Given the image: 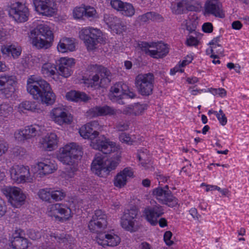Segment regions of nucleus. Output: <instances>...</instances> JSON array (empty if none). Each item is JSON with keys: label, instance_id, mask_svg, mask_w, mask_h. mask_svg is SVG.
Returning a JSON list of instances; mask_svg holds the SVG:
<instances>
[{"label": "nucleus", "instance_id": "nucleus-19", "mask_svg": "<svg viewBox=\"0 0 249 249\" xmlns=\"http://www.w3.org/2000/svg\"><path fill=\"white\" fill-rule=\"evenodd\" d=\"M98 245L103 247H115L117 246L121 241L120 237L112 232H103L98 233L95 237Z\"/></svg>", "mask_w": 249, "mask_h": 249}, {"label": "nucleus", "instance_id": "nucleus-17", "mask_svg": "<svg viewBox=\"0 0 249 249\" xmlns=\"http://www.w3.org/2000/svg\"><path fill=\"white\" fill-rule=\"evenodd\" d=\"M50 116L53 121L59 125L69 124L72 121V117L63 106L53 108L50 112Z\"/></svg>", "mask_w": 249, "mask_h": 249}, {"label": "nucleus", "instance_id": "nucleus-4", "mask_svg": "<svg viewBox=\"0 0 249 249\" xmlns=\"http://www.w3.org/2000/svg\"><path fill=\"white\" fill-rule=\"evenodd\" d=\"M155 77L152 73H141L135 79V85L138 92L143 96H148L153 93Z\"/></svg>", "mask_w": 249, "mask_h": 249}, {"label": "nucleus", "instance_id": "nucleus-13", "mask_svg": "<svg viewBox=\"0 0 249 249\" xmlns=\"http://www.w3.org/2000/svg\"><path fill=\"white\" fill-rule=\"evenodd\" d=\"M90 140L91 146L94 149L102 151L104 154H110L116 149L115 143L104 135L97 136L95 139Z\"/></svg>", "mask_w": 249, "mask_h": 249}, {"label": "nucleus", "instance_id": "nucleus-2", "mask_svg": "<svg viewBox=\"0 0 249 249\" xmlns=\"http://www.w3.org/2000/svg\"><path fill=\"white\" fill-rule=\"evenodd\" d=\"M32 43L38 49L49 48L53 40L50 28L43 21H38L36 26L31 31Z\"/></svg>", "mask_w": 249, "mask_h": 249}, {"label": "nucleus", "instance_id": "nucleus-5", "mask_svg": "<svg viewBox=\"0 0 249 249\" xmlns=\"http://www.w3.org/2000/svg\"><path fill=\"white\" fill-rule=\"evenodd\" d=\"M101 31L97 28L88 27L82 29L80 36L88 50H93L98 43L103 41Z\"/></svg>", "mask_w": 249, "mask_h": 249}, {"label": "nucleus", "instance_id": "nucleus-64", "mask_svg": "<svg viewBox=\"0 0 249 249\" xmlns=\"http://www.w3.org/2000/svg\"><path fill=\"white\" fill-rule=\"evenodd\" d=\"M139 249H153L151 245L146 242H142L139 245Z\"/></svg>", "mask_w": 249, "mask_h": 249}, {"label": "nucleus", "instance_id": "nucleus-21", "mask_svg": "<svg viewBox=\"0 0 249 249\" xmlns=\"http://www.w3.org/2000/svg\"><path fill=\"white\" fill-rule=\"evenodd\" d=\"M23 231L16 230L10 238L11 246L13 249H27L29 247L28 240L23 236Z\"/></svg>", "mask_w": 249, "mask_h": 249}, {"label": "nucleus", "instance_id": "nucleus-41", "mask_svg": "<svg viewBox=\"0 0 249 249\" xmlns=\"http://www.w3.org/2000/svg\"><path fill=\"white\" fill-rule=\"evenodd\" d=\"M52 188H46L40 189L37 193L39 197L43 201L51 202Z\"/></svg>", "mask_w": 249, "mask_h": 249}, {"label": "nucleus", "instance_id": "nucleus-12", "mask_svg": "<svg viewBox=\"0 0 249 249\" xmlns=\"http://www.w3.org/2000/svg\"><path fill=\"white\" fill-rule=\"evenodd\" d=\"M8 14L17 22H23L28 20L29 12L25 5L17 2L11 4Z\"/></svg>", "mask_w": 249, "mask_h": 249}, {"label": "nucleus", "instance_id": "nucleus-16", "mask_svg": "<svg viewBox=\"0 0 249 249\" xmlns=\"http://www.w3.org/2000/svg\"><path fill=\"white\" fill-rule=\"evenodd\" d=\"M104 20L108 27L117 34L125 32L127 29L125 22L113 15L105 14Z\"/></svg>", "mask_w": 249, "mask_h": 249}, {"label": "nucleus", "instance_id": "nucleus-18", "mask_svg": "<svg viewBox=\"0 0 249 249\" xmlns=\"http://www.w3.org/2000/svg\"><path fill=\"white\" fill-rule=\"evenodd\" d=\"M203 14L205 16L213 15L219 18L225 17L222 4L218 0H207L204 6Z\"/></svg>", "mask_w": 249, "mask_h": 249}, {"label": "nucleus", "instance_id": "nucleus-26", "mask_svg": "<svg viewBox=\"0 0 249 249\" xmlns=\"http://www.w3.org/2000/svg\"><path fill=\"white\" fill-rule=\"evenodd\" d=\"M87 113L90 117L94 118L107 115H114L117 114V110L113 107L105 105L92 107L89 110Z\"/></svg>", "mask_w": 249, "mask_h": 249}, {"label": "nucleus", "instance_id": "nucleus-31", "mask_svg": "<svg viewBox=\"0 0 249 249\" xmlns=\"http://www.w3.org/2000/svg\"><path fill=\"white\" fill-rule=\"evenodd\" d=\"M153 48L155 50H151V57L154 58H163L169 53V48L166 44L163 43H155Z\"/></svg>", "mask_w": 249, "mask_h": 249}, {"label": "nucleus", "instance_id": "nucleus-62", "mask_svg": "<svg viewBox=\"0 0 249 249\" xmlns=\"http://www.w3.org/2000/svg\"><path fill=\"white\" fill-rule=\"evenodd\" d=\"M128 127V125L124 122H120L116 125V129L120 131H123L127 130Z\"/></svg>", "mask_w": 249, "mask_h": 249}, {"label": "nucleus", "instance_id": "nucleus-14", "mask_svg": "<svg viewBox=\"0 0 249 249\" xmlns=\"http://www.w3.org/2000/svg\"><path fill=\"white\" fill-rule=\"evenodd\" d=\"M153 194L160 202L170 207H175L178 203V199L173 196L170 190L158 187L153 190Z\"/></svg>", "mask_w": 249, "mask_h": 249}, {"label": "nucleus", "instance_id": "nucleus-24", "mask_svg": "<svg viewBox=\"0 0 249 249\" xmlns=\"http://www.w3.org/2000/svg\"><path fill=\"white\" fill-rule=\"evenodd\" d=\"M89 71L98 73L100 78V83L102 86L108 85L112 79V74L110 71L107 68L97 64L90 65L88 67Z\"/></svg>", "mask_w": 249, "mask_h": 249}, {"label": "nucleus", "instance_id": "nucleus-3", "mask_svg": "<svg viewBox=\"0 0 249 249\" xmlns=\"http://www.w3.org/2000/svg\"><path fill=\"white\" fill-rule=\"evenodd\" d=\"M139 209L132 206L129 209L125 210L121 218V225L125 231L130 232L138 231L141 224L138 219Z\"/></svg>", "mask_w": 249, "mask_h": 249}, {"label": "nucleus", "instance_id": "nucleus-54", "mask_svg": "<svg viewBox=\"0 0 249 249\" xmlns=\"http://www.w3.org/2000/svg\"><path fill=\"white\" fill-rule=\"evenodd\" d=\"M209 91L213 95H218L221 97H224L226 95V91L223 88H211L209 89Z\"/></svg>", "mask_w": 249, "mask_h": 249}, {"label": "nucleus", "instance_id": "nucleus-34", "mask_svg": "<svg viewBox=\"0 0 249 249\" xmlns=\"http://www.w3.org/2000/svg\"><path fill=\"white\" fill-rule=\"evenodd\" d=\"M145 109V105L139 103L129 105L123 110V114L126 115L137 116L141 114Z\"/></svg>", "mask_w": 249, "mask_h": 249}, {"label": "nucleus", "instance_id": "nucleus-20", "mask_svg": "<svg viewBox=\"0 0 249 249\" xmlns=\"http://www.w3.org/2000/svg\"><path fill=\"white\" fill-rule=\"evenodd\" d=\"M36 10L45 16H52L55 12L54 2L52 0H34Z\"/></svg>", "mask_w": 249, "mask_h": 249}, {"label": "nucleus", "instance_id": "nucleus-52", "mask_svg": "<svg viewBox=\"0 0 249 249\" xmlns=\"http://www.w3.org/2000/svg\"><path fill=\"white\" fill-rule=\"evenodd\" d=\"M186 0H182L177 4V9L175 13L177 14H181L186 12Z\"/></svg>", "mask_w": 249, "mask_h": 249}, {"label": "nucleus", "instance_id": "nucleus-40", "mask_svg": "<svg viewBox=\"0 0 249 249\" xmlns=\"http://www.w3.org/2000/svg\"><path fill=\"white\" fill-rule=\"evenodd\" d=\"M85 83L89 84V87L90 86L94 88L105 87V86L101 85L100 83V78L98 73H95V74L92 76L89 75L88 78L85 80Z\"/></svg>", "mask_w": 249, "mask_h": 249}, {"label": "nucleus", "instance_id": "nucleus-9", "mask_svg": "<svg viewBox=\"0 0 249 249\" xmlns=\"http://www.w3.org/2000/svg\"><path fill=\"white\" fill-rule=\"evenodd\" d=\"M45 55L38 54L36 57V61L41 64V74L45 78H51L55 81H59V74L55 64L46 62Z\"/></svg>", "mask_w": 249, "mask_h": 249}, {"label": "nucleus", "instance_id": "nucleus-6", "mask_svg": "<svg viewBox=\"0 0 249 249\" xmlns=\"http://www.w3.org/2000/svg\"><path fill=\"white\" fill-rule=\"evenodd\" d=\"M81 153L80 147L76 143L71 142L60 148L57 157L63 164L70 165L81 155Z\"/></svg>", "mask_w": 249, "mask_h": 249}, {"label": "nucleus", "instance_id": "nucleus-44", "mask_svg": "<svg viewBox=\"0 0 249 249\" xmlns=\"http://www.w3.org/2000/svg\"><path fill=\"white\" fill-rule=\"evenodd\" d=\"M186 12L200 11L201 5L199 3L196 2L193 0H186Z\"/></svg>", "mask_w": 249, "mask_h": 249}, {"label": "nucleus", "instance_id": "nucleus-60", "mask_svg": "<svg viewBox=\"0 0 249 249\" xmlns=\"http://www.w3.org/2000/svg\"><path fill=\"white\" fill-rule=\"evenodd\" d=\"M8 148V144L4 140H0V156L4 154Z\"/></svg>", "mask_w": 249, "mask_h": 249}, {"label": "nucleus", "instance_id": "nucleus-23", "mask_svg": "<svg viewBox=\"0 0 249 249\" xmlns=\"http://www.w3.org/2000/svg\"><path fill=\"white\" fill-rule=\"evenodd\" d=\"M50 209L49 214L51 216L59 218L60 217L58 214H60L62 220H67L71 217V210L65 204L56 203L52 205Z\"/></svg>", "mask_w": 249, "mask_h": 249}, {"label": "nucleus", "instance_id": "nucleus-42", "mask_svg": "<svg viewBox=\"0 0 249 249\" xmlns=\"http://www.w3.org/2000/svg\"><path fill=\"white\" fill-rule=\"evenodd\" d=\"M13 107L8 103H3L0 105V116L7 117L12 113Z\"/></svg>", "mask_w": 249, "mask_h": 249}, {"label": "nucleus", "instance_id": "nucleus-50", "mask_svg": "<svg viewBox=\"0 0 249 249\" xmlns=\"http://www.w3.org/2000/svg\"><path fill=\"white\" fill-rule=\"evenodd\" d=\"M25 134L24 133V129H19L17 130L14 133V137L16 140L18 141V142H24L25 140H27V138L25 135Z\"/></svg>", "mask_w": 249, "mask_h": 249}, {"label": "nucleus", "instance_id": "nucleus-10", "mask_svg": "<svg viewBox=\"0 0 249 249\" xmlns=\"http://www.w3.org/2000/svg\"><path fill=\"white\" fill-rule=\"evenodd\" d=\"M10 172L11 178L18 183L32 182L33 181L28 166L15 165L11 168Z\"/></svg>", "mask_w": 249, "mask_h": 249}, {"label": "nucleus", "instance_id": "nucleus-22", "mask_svg": "<svg viewBox=\"0 0 249 249\" xmlns=\"http://www.w3.org/2000/svg\"><path fill=\"white\" fill-rule=\"evenodd\" d=\"M163 211L162 207L157 204L145 208L143 211V215L148 222L155 226L158 224V218L164 213Z\"/></svg>", "mask_w": 249, "mask_h": 249}, {"label": "nucleus", "instance_id": "nucleus-63", "mask_svg": "<svg viewBox=\"0 0 249 249\" xmlns=\"http://www.w3.org/2000/svg\"><path fill=\"white\" fill-rule=\"evenodd\" d=\"M7 207L4 202L0 198V218L2 217L6 212Z\"/></svg>", "mask_w": 249, "mask_h": 249}, {"label": "nucleus", "instance_id": "nucleus-15", "mask_svg": "<svg viewBox=\"0 0 249 249\" xmlns=\"http://www.w3.org/2000/svg\"><path fill=\"white\" fill-rule=\"evenodd\" d=\"M102 129L98 121H92L82 126L79 132L81 137L85 139L92 140L99 136L98 131Z\"/></svg>", "mask_w": 249, "mask_h": 249}, {"label": "nucleus", "instance_id": "nucleus-25", "mask_svg": "<svg viewBox=\"0 0 249 249\" xmlns=\"http://www.w3.org/2000/svg\"><path fill=\"white\" fill-rule=\"evenodd\" d=\"M58 71L60 76L67 78L71 75L72 72V68L75 64L74 59L72 58L62 57L59 60Z\"/></svg>", "mask_w": 249, "mask_h": 249}, {"label": "nucleus", "instance_id": "nucleus-37", "mask_svg": "<svg viewBox=\"0 0 249 249\" xmlns=\"http://www.w3.org/2000/svg\"><path fill=\"white\" fill-rule=\"evenodd\" d=\"M220 36H218L214 38L209 43L210 45H212L211 49V53L212 54L211 57L216 58H218L217 55L214 54L215 53L217 54H222L224 52V50L221 45L218 44L220 41Z\"/></svg>", "mask_w": 249, "mask_h": 249}, {"label": "nucleus", "instance_id": "nucleus-32", "mask_svg": "<svg viewBox=\"0 0 249 249\" xmlns=\"http://www.w3.org/2000/svg\"><path fill=\"white\" fill-rule=\"evenodd\" d=\"M91 170L95 174L102 177L103 172L106 173L104 160L101 156H96L91 165Z\"/></svg>", "mask_w": 249, "mask_h": 249}, {"label": "nucleus", "instance_id": "nucleus-8", "mask_svg": "<svg viewBox=\"0 0 249 249\" xmlns=\"http://www.w3.org/2000/svg\"><path fill=\"white\" fill-rule=\"evenodd\" d=\"M1 192L11 204L16 207L23 204L26 198L21 189L15 186H4Z\"/></svg>", "mask_w": 249, "mask_h": 249}, {"label": "nucleus", "instance_id": "nucleus-53", "mask_svg": "<svg viewBox=\"0 0 249 249\" xmlns=\"http://www.w3.org/2000/svg\"><path fill=\"white\" fill-rule=\"evenodd\" d=\"M120 141L124 143H125L128 144H132L133 142V140L131 138L129 135L126 133H122L119 135Z\"/></svg>", "mask_w": 249, "mask_h": 249}, {"label": "nucleus", "instance_id": "nucleus-47", "mask_svg": "<svg viewBox=\"0 0 249 249\" xmlns=\"http://www.w3.org/2000/svg\"><path fill=\"white\" fill-rule=\"evenodd\" d=\"M24 129L27 140L35 137L38 133L36 127L33 125L27 126Z\"/></svg>", "mask_w": 249, "mask_h": 249}, {"label": "nucleus", "instance_id": "nucleus-49", "mask_svg": "<svg viewBox=\"0 0 249 249\" xmlns=\"http://www.w3.org/2000/svg\"><path fill=\"white\" fill-rule=\"evenodd\" d=\"M85 7H78L73 10V16L74 18L81 19L85 16Z\"/></svg>", "mask_w": 249, "mask_h": 249}, {"label": "nucleus", "instance_id": "nucleus-29", "mask_svg": "<svg viewBox=\"0 0 249 249\" xmlns=\"http://www.w3.org/2000/svg\"><path fill=\"white\" fill-rule=\"evenodd\" d=\"M0 51L4 55L18 59L21 55L22 49L17 44H11L1 46Z\"/></svg>", "mask_w": 249, "mask_h": 249}, {"label": "nucleus", "instance_id": "nucleus-38", "mask_svg": "<svg viewBox=\"0 0 249 249\" xmlns=\"http://www.w3.org/2000/svg\"><path fill=\"white\" fill-rule=\"evenodd\" d=\"M19 111L24 112L25 110L36 111L37 109L36 103L33 101H24L18 105Z\"/></svg>", "mask_w": 249, "mask_h": 249}, {"label": "nucleus", "instance_id": "nucleus-11", "mask_svg": "<svg viewBox=\"0 0 249 249\" xmlns=\"http://www.w3.org/2000/svg\"><path fill=\"white\" fill-rule=\"evenodd\" d=\"M16 77L9 74L0 75V94L6 98L11 97L15 91Z\"/></svg>", "mask_w": 249, "mask_h": 249}, {"label": "nucleus", "instance_id": "nucleus-57", "mask_svg": "<svg viewBox=\"0 0 249 249\" xmlns=\"http://www.w3.org/2000/svg\"><path fill=\"white\" fill-rule=\"evenodd\" d=\"M124 2L120 0H112L110 2L112 7L119 11H121L123 5H124Z\"/></svg>", "mask_w": 249, "mask_h": 249}, {"label": "nucleus", "instance_id": "nucleus-1", "mask_svg": "<svg viewBox=\"0 0 249 249\" xmlns=\"http://www.w3.org/2000/svg\"><path fill=\"white\" fill-rule=\"evenodd\" d=\"M28 92L35 100H40L47 105H53L55 100V95L49 83L43 79L35 80L29 78L27 81Z\"/></svg>", "mask_w": 249, "mask_h": 249}, {"label": "nucleus", "instance_id": "nucleus-33", "mask_svg": "<svg viewBox=\"0 0 249 249\" xmlns=\"http://www.w3.org/2000/svg\"><path fill=\"white\" fill-rule=\"evenodd\" d=\"M38 168L40 173L45 175L53 172L57 169V166L54 161L50 160H45L43 161L38 162Z\"/></svg>", "mask_w": 249, "mask_h": 249}, {"label": "nucleus", "instance_id": "nucleus-56", "mask_svg": "<svg viewBox=\"0 0 249 249\" xmlns=\"http://www.w3.org/2000/svg\"><path fill=\"white\" fill-rule=\"evenodd\" d=\"M28 237L32 240H36L39 239L41 236V234L39 231H36L35 230H30L27 232Z\"/></svg>", "mask_w": 249, "mask_h": 249}, {"label": "nucleus", "instance_id": "nucleus-27", "mask_svg": "<svg viewBox=\"0 0 249 249\" xmlns=\"http://www.w3.org/2000/svg\"><path fill=\"white\" fill-rule=\"evenodd\" d=\"M133 176V172L132 170L128 167L125 168L114 177L113 180L114 186L119 188L124 187L126 184L128 178L132 177Z\"/></svg>", "mask_w": 249, "mask_h": 249}, {"label": "nucleus", "instance_id": "nucleus-55", "mask_svg": "<svg viewBox=\"0 0 249 249\" xmlns=\"http://www.w3.org/2000/svg\"><path fill=\"white\" fill-rule=\"evenodd\" d=\"M198 40L197 38L189 36L186 40L185 44L188 46H196L198 44Z\"/></svg>", "mask_w": 249, "mask_h": 249}, {"label": "nucleus", "instance_id": "nucleus-35", "mask_svg": "<svg viewBox=\"0 0 249 249\" xmlns=\"http://www.w3.org/2000/svg\"><path fill=\"white\" fill-rule=\"evenodd\" d=\"M66 98L68 100L75 102L88 101L90 98L84 92L71 90L66 93Z\"/></svg>", "mask_w": 249, "mask_h": 249}, {"label": "nucleus", "instance_id": "nucleus-39", "mask_svg": "<svg viewBox=\"0 0 249 249\" xmlns=\"http://www.w3.org/2000/svg\"><path fill=\"white\" fill-rule=\"evenodd\" d=\"M138 19L141 22H146L149 20H157L162 19V17L155 12H149L139 16Z\"/></svg>", "mask_w": 249, "mask_h": 249}, {"label": "nucleus", "instance_id": "nucleus-45", "mask_svg": "<svg viewBox=\"0 0 249 249\" xmlns=\"http://www.w3.org/2000/svg\"><path fill=\"white\" fill-rule=\"evenodd\" d=\"M84 17L89 20L98 18V14L94 8L90 6L85 7V12Z\"/></svg>", "mask_w": 249, "mask_h": 249}, {"label": "nucleus", "instance_id": "nucleus-30", "mask_svg": "<svg viewBox=\"0 0 249 249\" xmlns=\"http://www.w3.org/2000/svg\"><path fill=\"white\" fill-rule=\"evenodd\" d=\"M74 41L75 40L73 38L64 37L62 38L57 46L58 51L62 53L75 51Z\"/></svg>", "mask_w": 249, "mask_h": 249}, {"label": "nucleus", "instance_id": "nucleus-58", "mask_svg": "<svg viewBox=\"0 0 249 249\" xmlns=\"http://www.w3.org/2000/svg\"><path fill=\"white\" fill-rule=\"evenodd\" d=\"M216 117L219 121L220 124L222 125H225L227 123V119L225 116V114L224 113L223 111L220 109L218 113V115H216Z\"/></svg>", "mask_w": 249, "mask_h": 249}, {"label": "nucleus", "instance_id": "nucleus-7", "mask_svg": "<svg viewBox=\"0 0 249 249\" xmlns=\"http://www.w3.org/2000/svg\"><path fill=\"white\" fill-rule=\"evenodd\" d=\"M107 216L101 210H96L92 215V219L89 221L88 228L93 233H98L103 232L107 227Z\"/></svg>", "mask_w": 249, "mask_h": 249}, {"label": "nucleus", "instance_id": "nucleus-59", "mask_svg": "<svg viewBox=\"0 0 249 249\" xmlns=\"http://www.w3.org/2000/svg\"><path fill=\"white\" fill-rule=\"evenodd\" d=\"M172 236V233L170 231H166L164 234V240L168 246H171L173 244V242L171 240Z\"/></svg>", "mask_w": 249, "mask_h": 249}, {"label": "nucleus", "instance_id": "nucleus-28", "mask_svg": "<svg viewBox=\"0 0 249 249\" xmlns=\"http://www.w3.org/2000/svg\"><path fill=\"white\" fill-rule=\"evenodd\" d=\"M58 138L54 133H48L40 142L43 148L46 151H51L57 147Z\"/></svg>", "mask_w": 249, "mask_h": 249}, {"label": "nucleus", "instance_id": "nucleus-36", "mask_svg": "<svg viewBox=\"0 0 249 249\" xmlns=\"http://www.w3.org/2000/svg\"><path fill=\"white\" fill-rule=\"evenodd\" d=\"M123 88L120 83H116L110 88L109 94V99L113 101H118L121 99L123 93Z\"/></svg>", "mask_w": 249, "mask_h": 249}, {"label": "nucleus", "instance_id": "nucleus-43", "mask_svg": "<svg viewBox=\"0 0 249 249\" xmlns=\"http://www.w3.org/2000/svg\"><path fill=\"white\" fill-rule=\"evenodd\" d=\"M120 12L126 17H132L135 13V9L131 4L124 3Z\"/></svg>", "mask_w": 249, "mask_h": 249}, {"label": "nucleus", "instance_id": "nucleus-61", "mask_svg": "<svg viewBox=\"0 0 249 249\" xmlns=\"http://www.w3.org/2000/svg\"><path fill=\"white\" fill-rule=\"evenodd\" d=\"M202 28L204 32L210 33L213 30V24L210 22L205 23L203 24Z\"/></svg>", "mask_w": 249, "mask_h": 249}, {"label": "nucleus", "instance_id": "nucleus-48", "mask_svg": "<svg viewBox=\"0 0 249 249\" xmlns=\"http://www.w3.org/2000/svg\"><path fill=\"white\" fill-rule=\"evenodd\" d=\"M153 45H154V42L148 43L145 41H141L138 43V46L141 50L150 56L151 50H150L149 48H153Z\"/></svg>", "mask_w": 249, "mask_h": 249}, {"label": "nucleus", "instance_id": "nucleus-51", "mask_svg": "<svg viewBox=\"0 0 249 249\" xmlns=\"http://www.w3.org/2000/svg\"><path fill=\"white\" fill-rule=\"evenodd\" d=\"M119 157H117V159L116 160H112L109 162L106 167V174H108L111 171L116 169L119 164Z\"/></svg>", "mask_w": 249, "mask_h": 249}, {"label": "nucleus", "instance_id": "nucleus-46", "mask_svg": "<svg viewBox=\"0 0 249 249\" xmlns=\"http://www.w3.org/2000/svg\"><path fill=\"white\" fill-rule=\"evenodd\" d=\"M52 193L51 196V200L56 201L61 200L65 196V193L62 189H55L52 188Z\"/></svg>", "mask_w": 249, "mask_h": 249}]
</instances>
